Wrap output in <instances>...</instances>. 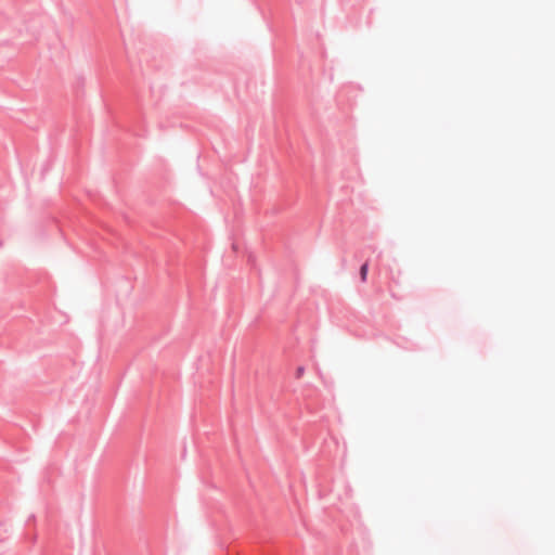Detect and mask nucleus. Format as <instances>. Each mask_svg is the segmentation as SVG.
I'll return each instance as SVG.
<instances>
[{"label": "nucleus", "mask_w": 555, "mask_h": 555, "mask_svg": "<svg viewBox=\"0 0 555 555\" xmlns=\"http://www.w3.org/2000/svg\"><path fill=\"white\" fill-rule=\"evenodd\" d=\"M306 374V367L304 365H299L296 367L294 376L297 380L301 379Z\"/></svg>", "instance_id": "f257e3e1"}, {"label": "nucleus", "mask_w": 555, "mask_h": 555, "mask_svg": "<svg viewBox=\"0 0 555 555\" xmlns=\"http://www.w3.org/2000/svg\"><path fill=\"white\" fill-rule=\"evenodd\" d=\"M367 272H369V266L367 263H363L360 268V278H361V281L362 282H365L366 281V276H367Z\"/></svg>", "instance_id": "f03ea898"}]
</instances>
